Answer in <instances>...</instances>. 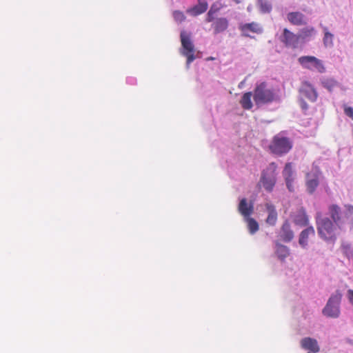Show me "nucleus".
Segmentation results:
<instances>
[{"mask_svg": "<svg viewBox=\"0 0 353 353\" xmlns=\"http://www.w3.org/2000/svg\"><path fill=\"white\" fill-rule=\"evenodd\" d=\"M316 225L320 238L328 243H334L343 230L333 223L329 217H321V213H318L316 216Z\"/></svg>", "mask_w": 353, "mask_h": 353, "instance_id": "f257e3e1", "label": "nucleus"}, {"mask_svg": "<svg viewBox=\"0 0 353 353\" xmlns=\"http://www.w3.org/2000/svg\"><path fill=\"white\" fill-rule=\"evenodd\" d=\"M328 214L332 221L343 230L347 224H353V206L351 205H346L345 210L343 211L339 205L332 204L328 206Z\"/></svg>", "mask_w": 353, "mask_h": 353, "instance_id": "f03ea898", "label": "nucleus"}, {"mask_svg": "<svg viewBox=\"0 0 353 353\" xmlns=\"http://www.w3.org/2000/svg\"><path fill=\"white\" fill-rule=\"evenodd\" d=\"M292 146L293 143L290 138L276 134L272 138L268 148L271 153L281 157L288 153Z\"/></svg>", "mask_w": 353, "mask_h": 353, "instance_id": "7ed1b4c3", "label": "nucleus"}, {"mask_svg": "<svg viewBox=\"0 0 353 353\" xmlns=\"http://www.w3.org/2000/svg\"><path fill=\"white\" fill-rule=\"evenodd\" d=\"M254 101L257 105L272 103L275 99L274 91L268 88L265 82L256 84L253 93Z\"/></svg>", "mask_w": 353, "mask_h": 353, "instance_id": "20e7f679", "label": "nucleus"}, {"mask_svg": "<svg viewBox=\"0 0 353 353\" xmlns=\"http://www.w3.org/2000/svg\"><path fill=\"white\" fill-rule=\"evenodd\" d=\"M277 170V165L274 162L270 163L266 170H263L261 173L260 182L262 183L263 188L268 192H272L276 181V172Z\"/></svg>", "mask_w": 353, "mask_h": 353, "instance_id": "39448f33", "label": "nucleus"}, {"mask_svg": "<svg viewBox=\"0 0 353 353\" xmlns=\"http://www.w3.org/2000/svg\"><path fill=\"white\" fill-rule=\"evenodd\" d=\"M341 297V294L338 291L332 294L323 308V314L328 317L337 318L340 314L339 305Z\"/></svg>", "mask_w": 353, "mask_h": 353, "instance_id": "423d86ee", "label": "nucleus"}, {"mask_svg": "<svg viewBox=\"0 0 353 353\" xmlns=\"http://www.w3.org/2000/svg\"><path fill=\"white\" fill-rule=\"evenodd\" d=\"M182 49L181 53L186 57L188 66L194 60V46L191 41L190 35L185 31L180 34Z\"/></svg>", "mask_w": 353, "mask_h": 353, "instance_id": "0eeeda50", "label": "nucleus"}, {"mask_svg": "<svg viewBox=\"0 0 353 353\" xmlns=\"http://www.w3.org/2000/svg\"><path fill=\"white\" fill-rule=\"evenodd\" d=\"M299 63L303 68L316 70L319 73L325 72L323 61L314 56H302L298 59Z\"/></svg>", "mask_w": 353, "mask_h": 353, "instance_id": "6e6552de", "label": "nucleus"}, {"mask_svg": "<svg viewBox=\"0 0 353 353\" xmlns=\"http://www.w3.org/2000/svg\"><path fill=\"white\" fill-rule=\"evenodd\" d=\"M279 41L286 47L293 49L297 48L299 44L298 34L289 30L288 28L283 30L282 34L279 36Z\"/></svg>", "mask_w": 353, "mask_h": 353, "instance_id": "1a4fd4ad", "label": "nucleus"}, {"mask_svg": "<svg viewBox=\"0 0 353 353\" xmlns=\"http://www.w3.org/2000/svg\"><path fill=\"white\" fill-rule=\"evenodd\" d=\"M313 170L312 173L306 174L305 185L307 191L310 194H313L319 184V178L321 174L319 168L318 166H314Z\"/></svg>", "mask_w": 353, "mask_h": 353, "instance_id": "9d476101", "label": "nucleus"}, {"mask_svg": "<svg viewBox=\"0 0 353 353\" xmlns=\"http://www.w3.org/2000/svg\"><path fill=\"white\" fill-rule=\"evenodd\" d=\"M299 93L301 98H305L311 102L316 101L318 94L311 83L305 81L303 82L299 89Z\"/></svg>", "mask_w": 353, "mask_h": 353, "instance_id": "9b49d317", "label": "nucleus"}, {"mask_svg": "<svg viewBox=\"0 0 353 353\" xmlns=\"http://www.w3.org/2000/svg\"><path fill=\"white\" fill-rule=\"evenodd\" d=\"M239 29L241 31L242 35L247 37H252V36L250 34V32L254 34H261L263 32V29L260 24L256 22L240 24Z\"/></svg>", "mask_w": 353, "mask_h": 353, "instance_id": "f8f14e48", "label": "nucleus"}, {"mask_svg": "<svg viewBox=\"0 0 353 353\" xmlns=\"http://www.w3.org/2000/svg\"><path fill=\"white\" fill-rule=\"evenodd\" d=\"M282 174L284 177L287 188L290 192H294V182L295 180V177L292 170V163H285Z\"/></svg>", "mask_w": 353, "mask_h": 353, "instance_id": "ddd939ff", "label": "nucleus"}, {"mask_svg": "<svg viewBox=\"0 0 353 353\" xmlns=\"http://www.w3.org/2000/svg\"><path fill=\"white\" fill-rule=\"evenodd\" d=\"M301 346L304 350H309L312 353H317L320 350L317 341L310 337L303 338L301 341Z\"/></svg>", "mask_w": 353, "mask_h": 353, "instance_id": "4468645a", "label": "nucleus"}, {"mask_svg": "<svg viewBox=\"0 0 353 353\" xmlns=\"http://www.w3.org/2000/svg\"><path fill=\"white\" fill-rule=\"evenodd\" d=\"M293 222L300 226H305L308 224L309 220L303 208L299 209L291 215Z\"/></svg>", "mask_w": 353, "mask_h": 353, "instance_id": "2eb2a0df", "label": "nucleus"}, {"mask_svg": "<svg viewBox=\"0 0 353 353\" xmlns=\"http://www.w3.org/2000/svg\"><path fill=\"white\" fill-rule=\"evenodd\" d=\"M279 236L281 240L285 242H290L294 238V232L291 229L290 224L288 221H285L280 230Z\"/></svg>", "mask_w": 353, "mask_h": 353, "instance_id": "dca6fc26", "label": "nucleus"}, {"mask_svg": "<svg viewBox=\"0 0 353 353\" xmlns=\"http://www.w3.org/2000/svg\"><path fill=\"white\" fill-rule=\"evenodd\" d=\"M316 31L314 27L307 26L300 30L298 37L299 41L303 43L310 41L316 35Z\"/></svg>", "mask_w": 353, "mask_h": 353, "instance_id": "f3484780", "label": "nucleus"}, {"mask_svg": "<svg viewBox=\"0 0 353 353\" xmlns=\"http://www.w3.org/2000/svg\"><path fill=\"white\" fill-rule=\"evenodd\" d=\"M315 235V230L312 226L307 227L303 230L299 235V245L305 248L308 244V239L310 236H314Z\"/></svg>", "mask_w": 353, "mask_h": 353, "instance_id": "a211bd4d", "label": "nucleus"}, {"mask_svg": "<svg viewBox=\"0 0 353 353\" xmlns=\"http://www.w3.org/2000/svg\"><path fill=\"white\" fill-rule=\"evenodd\" d=\"M288 20L294 26H303L307 23L305 16L299 12H292L287 15Z\"/></svg>", "mask_w": 353, "mask_h": 353, "instance_id": "6ab92c4d", "label": "nucleus"}, {"mask_svg": "<svg viewBox=\"0 0 353 353\" xmlns=\"http://www.w3.org/2000/svg\"><path fill=\"white\" fill-rule=\"evenodd\" d=\"M252 204H248L245 198L242 199L238 206L239 213L245 218L249 217L253 212Z\"/></svg>", "mask_w": 353, "mask_h": 353, "instance_id": "aec40b11", "label": "nucleus"}, {"mask_svg": "<svg viewBox=\"0 0 353 353\" xmlns=\"http://www.w3.org/2000/svg\"><path fill=\"white\" fill-rule=\"evenodd\" d=\"M208 3L205 1H199L198 3L188 12L192 16H197L205 12L208 9Z\"/></svg>", "mask_w": 353, "mask_h": 353, "instance_id": "412c9836", "label": "nucleus"}, {"mask_svg": "<svg viewBox=\"0 0 353 353\" xmlns=\"http://www.w3.org/2000/svg\"><path fill=\"white\" fill-rule=\"evenodd\" d=\"M265 207L268 212L266 223L270 225H274L277 220V212L275 208L271 203H266Z\"/></svg>", "mask_w": 353, "mask_h": 353, "instance_id": "4be33fe9", "label": "nucleus"}, {"mask_svg": "<svg viewBox=\"0 0 353 353\" xmlns=\"http://www.w3.org/2000/svg\"><path fill=\"white\" fill-rule=\"evenodd\" d=\"M214 34L225 31L228 27V21L225 18H219L212 24Z\"/></svg>", "mask_w": 353, "mask_h": 353, "instance_id": "5701e85b", "label": "nucleus"}, {"mask_svg": "<svg viewBox=\"0 0 353 353\" xmlns=\"http://www.w3.org/2000/svg\"><path fill=\"white\" fill-rule=\"evenodd\" d=\"M252 92H247L244 93L240 100V104L244 110H250L253 107L252 102Z\"/></svg>", "mask_w": 353, "mask_h": 353, "instance_id": "b1692460", "label": "nucleus"}, {"mask_svg": "<svg viewBox=\"0 0 353 353\" xmlns=\"http://www.w3.org/2000/svg\"><path fill=\"white\" fill-rule=\"evenodd\" d=\"M276 254L281 260H284L290 255L289 248L280 243L276 245Z\"/></svg>", "mask_w": 353, "mask_h": 353, "instance_id": "393cba45", "label": "nucleus"}, {"mask_svg": "<svg viewBox=\"0 0 353 353\" xmlns=\"http://www.w3.org/2000/svg\"><path fill=\"white\" fill-rule=\"evenodd\" d=\"M324 37L323 39V45L326 48L333 46L334 34H332L327 27L323 28Z\"/></svg>", "mask_w": 353, "mask_h": 353, "instance_id": "a878e982", "label": "nucleus"}, {"mask_svg": "<svg viewBox=\"0 0 353 353\" xmlns=\"http://www.w3.org/2000/svg\"><path fill=\"white\" fill-rule=\"evenodd\" d=\"M257 3L259 10L262 13H270L271 12L272 6L269 1L257 0Z\"/></svg>", "mask_w": 353, "mask_h": 353, "instance_id": "bb28decb", "label": "nucleus"}, {"mask_svg": "<svg viewBox=\"0 0 353 353\" xmlns=\"http://www.w3.org/2000/svg\"><path fill=\"white\" fill-rule=\"evenodd\" d=\"M246 222L248 223V228L251 234H254L259 230V224L256 220L251 217L245 218Z\"/></svg>", "mask_w": 353, "mask_h": 353, "instance_id": "cd10ccee", "label": "nucleus"}, {"mask_svg": "<svg viewBox=\"0 0 353 353\" xmlns=\"http://www.w3.org/2000/svg\"><path fill=\"white\" fill-rule=\"evenodd\" d=\"M173 17L175 21L178 22H182L185 19L184 14L181 11H174L173 12Z\"/></svg>", "mask_w": 353, "mask_h": 353, "instance_id": "c85d7f7f", "label": "nucleus"}, {"mask_svg": "<svg viewBox=\"0 0 353 353\" xmlns=\"http://www.w3.org/2000/svg\"><path fill=\"white\" fill-rule=\"evenodd\" d=\"M323 85L327 88L329 90H331L336 85V81L332 79H325L322 81Z\"/></svg>", "mask_w": 353, "mask_h": 353, "instance_id": "c756f323", "label": "nucleus"}, {"mask_svg": "<svg viewBox=\"0 0 353 353\" xmlns=\"http://www.w3.org/2000/svg\"><path fill=\"white\" fill-rule=\"evenodd\" d=\"M344 112L345 115H347L353 120V108L352 107H348L345 105L344 107Z\"/></svg>", "mask_w": 353, "mask_h": 353, "instance_id": "7c9ffc66", "label": "nucleus"}, {"mask_svg": "<svg viewBox=\"0 0 353 353\" xmlns=\"http://www.w3.org/2000/svg\"><path fill=\"white\" fill-rule=\"evenodd\" d=\"M214 13H215V11H213L212 8L208 11V14H207V18H206L207 22H211L213 21Z\"/></svg>", "mask_w": 353, "mask_h": 353, "instance_id": "2f4dec72", "label": "nucleus"}, {"mask_svg": "<svg viewBox=\"0 0 353 353\" xmlns=\"http://www.w3.org/2000/svg\"><path fill=\"white\" fill-rule=\"evenodd\" d=\"M299 103H300V106L301 108V109L304 111H307V109H308V105L307 103L305 101L304 99L303 98H301L300 100H299Z\"/></svg>", "mask_w": 353, "mask_h": 353, "instance_id": "473e14b6", "label": "nucleus"}, {"mask_svg": "<svg viewBox=\"0 0 353 353\" xmlns=\"http://www.w3.org/2000/svg\"><path fill=\"white\" fill-rule=\"evenodd\" d=\"M343 252L348 258L353 257V251L348 247H343Z\"/></svg>", "mask_w": 353, "mask_h": 353, "instance_id": "72a5a7b5", "label": "nucleus"}, {"mask_svg": "<svg viewBox=\"0 0 353 353\" xmlns=\"http://www.w3.org/2000/svg\"><path fill=\"white\" fill-rule=\"evenodd\" d=\"M347 297L350 303L353 305V290H349L347 291Z\"/></svg>", "mask_w": 353, "mask_h": 353, "instance_id": "f704fd0d", "label": "nucleus"}]
</instances>
